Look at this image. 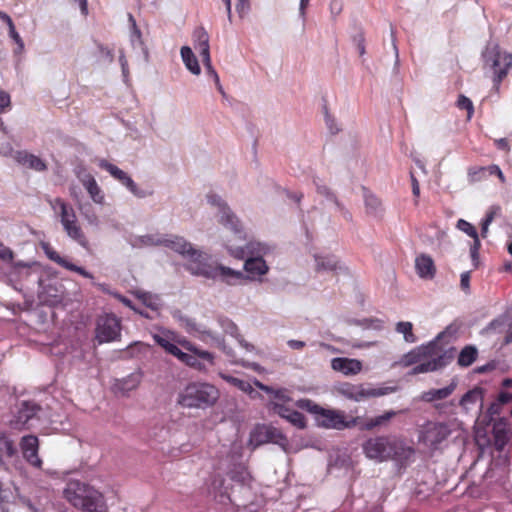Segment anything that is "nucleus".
I'll return each mask as SVG.
<instances>
[{"label":"nucleus","mask_w":512,"mask_h":512,"mask_svg":"<svg viewBox=\"0 0 512 512\" xmlns=\"http://www.w3.org/2000/svg\"><path fill=\"white\" fill-rule=\"evenodd\" d=\"M147 242L153 245H163L188 259L187 270L194 275L215 279L219 277L223 282L234 285L246 279V276L237 270L223 265L208 263V255L195 249L191 243L180 236L157 237L147 236Z\"/></svg>","instance_id":"obj_1"},{"label":"nucleus","mask_w":512,"mask_h":512,"mask_svg":"<svg viewBox=\"0 0 512 512\" xmlns=\"http://www.w3.org/2000/svg\"><path fill=\"white\" fill-rule=\"evenodd\" d=\"M452 359L453 355L451 352L442 351L436 342L431 341L428 344L415 347L404 354L395 364L403 368L414 365L411 374L417 375L442 369Z\"/></svg>","instance_id":"obj_2"},{"label":"nucleus","mask_w":512,"mask_h":512,"mask_svg":"<svg viewBox=\"0 0 512 512\" xmlns=\"http://www.w3.org/2000/svg\"><path fill=\"white\" fill-rule=\"evenodd\" d=\"M64 497L75 508L83 512H106L103 495L90 485L71 481L64 490Z\"/></svg>","instance_id":"obj_3"},{"label":"nucleus","mask_w":512,"mask_h":512,"mask_svg":"<svg viewBox=\"0 0 512 512\" xmlns=\"http://www.w3.org/2000/svg\"><path fill=\"white\" fill-rule=\"evenodd\" d=\"M296 406L314 414L318 425L327 429L343 430L356 424V419L348 420L344 411L325 409L310 399H299Z\"/></svg>","instance_id":"obj_4"},{"label":"nucleus","mask_w":512,"mask_h":512,"mask_svg":"<svg viewBox=\"0 0 512 512\" xmlns=\"http://www.w3.org/2000/svg\"><path fill=\"white\" fill-rule=\"evenodd\" d=\"M218 397L219 391L215 386L193 382L179 393L177 402L185 408H205L213 405Z\"/></svg>","instance_id":"obj_5"},{"label":"nucleus","mask_w":512,"mask_h":512,"mask_svg":"<svg viewBox=\"0 0 512 512\" xmlns=\"http://www.w3.org/2000/svg\"><path fill=\"white\" fill-rule=\"evenodd\" d=\"M453 421H428L420 429L418 435L419 444L423 445L429 453L442 449L443 444L455 430Z\"/></svg>","instance_id":"obj_6"},{"label":"nucleus","mask_w":512,"mask_h":512,"mask_svg":"<svg viewBox=\"0 0 512 512\" xmlns=\"http://www.w3.org/2000/svg\"><path fill=\"white\" fill-rule=\"evenodd\" d=\"M49 204L54 211H58L61 224L67 235L83 248H88L89 241L78 223L73 207L61 198L49 200Z\"/></svg>","instance_id":"obj_7"},{"label":"nucleus","mask_w":512,"mask_h":512,"mask_svg":"<svg viewBox=\"0 0 512 512\" xmlns=\"http://www.w3.org/2000/svg\"><path fill=\"white\" fill-rule=\"evenodd\" d=\"M483 59L485 65L488 66L493 73V86L498 90L502 81L512 69V53L501 50L499 45L496 44L485 50Z\"/></svg>","instance_id":"obj_8"},{"label":"nucleus","mask_w":512,"mask_h":512,"mask_svg":"<svg viewBox=\"0 0 512 512\" xmlns=\"http://www.w3.org/2000/svg\"><path fill=\"white\" fill-rule=\"evenodd\" d=\"M362 448L367 458L378 462L394 459L400 455L399 443L387 436L369 438L363 443Z\"/></svg>","instance_id":"obj_9"},{"label":"nucleus","mask_w":512,"mask_h":512,"mask_svg":"<svg viewBox=\"0 0 512 512\" xmlns=\"http://www.w3.org/2000/svg\"><path fill=\"white\" fill-rule=\"evenodd\" d=\"M335 391L352 401H362L371 397H379L386 395L390 392L394 391V388L384 387V388H371L366 389L363 384H352L348 382L340 383L335 387Z\"/></svg>","instance_id":"obj_10"},{"label":"nucleus","mask_w":512,"mask_h":512,"mask_svg":"<svg viewBox=\"0 0 512 512\" xmlns=\"http://www.w3.org/2000/svg\"><path fill=\"white\" fill-rule=\"evenodd\" d=\"M208 202L219 208L220 212V219L219 222L229 228L234 234L235 237L243 242L245 240L244 238V232L241 228L240 222L238 218L235 216V214L230 210V208L227 206V204L217 195L215 194H209L207 196Z\"/></svg>","instance_id":"obj_11"},{"label":"nucleus","mask_w":512,"mask_h":512,"mask_svg":"<svg viewBox=\"0 0 512 512\" xmlns=\"http://www.w3.org/2000/svg\"><path fill=\"white\" fill-rule=\"evenodd\" d=\"M182 345L190 353H185L180 349L176 355V358L184 364L198 370L205 368L201 361L207 362L210 365L214 364V356L209 351L202 350L188 341H184Z\"/></svg>","instance_id":"obj_12"},{"label":"nucleus","mask_w":512,"mask_h":512,"mask_svg":"<svg viewBox=\"0 0 512 512\" xmlns=\"http://www.w3.org/2000/svg\"><path fill=\"white\" fill-rule=\"evenodd\" d=\"M41 407L33 401H22L18 410L11 421L15 429H30L34 426V421L38 420V413Z\"/></svg>","instance_id":"obj_13"},{"label":"nucleus","mask_w":512,"mask_h":512,"mask_svg":"<svg viewBox=\"0 0 512 512\" xmlns=\"http://www.w3.org/2000/svg\"><path fill=\"white\" fill-rule=\"evenodd\" d=\"M120 320L113 314H106L97 321L96 339L99 343L111 342L120 336Z\"/></svg>","instance_id":"obj_14"},{"label":"nucleus","mask_w":512,"mask_h":512,"mask_svg":"<svg viewBox=\"0 0 512 512\" xmlns=\"http://www.w3.org/2000/svg\"><path fill=\"white\" fill-rule=\"evenodd\" d=\"M99 167L110 173L112 177L121 182L135 196L143 197L144 193L140 192L132 178L116 165L109 163L107 160H101Z\"/></svg>","instance_id":"obj_15"},{"label":"nucleus","mask_w":512,"mask_h":512,"mask_svg":"<svg viewBox=\"0 0 512 512\" xmlns=\"http://www.w3.org/2000/svg\"><path fill=\"white\" fill-rule=\"evenodd\" d=\"M24 458L32 466L40 468L42 460L38 456V438L34 435L24 436L20 443Z\"/></svg>","instance_id":"obj_16"},{"label":"nucleus","mask_w":512,"mask_h":512,"mask_svg":"<svg viewBox=\"0 0 512 512\" xmlns=\"http://www.w3.org/2000/svg\"><path fill=\"white\" fill-rule=\"evenodd\" d=\"M271 410L299 429L306 427V420L304 415L296 410L289 408L285 404L272 402Z\"/></svg>","instance_id":"obj_17"},{"label":"nucleus","mask_w":512,"mask_h":512,"mask_svg":"<svg viewBox=\"0 0 512 512\" xmlns=\"http://www.w3.org/2000/svg\"><path fill=\"white\" fill-rule=\"evenodd\" d=\"M77 177L81 181L82 185L87 190L91 199L97 204L104 203V194L96 182L94 176L87 173L84 169L77 172Z\"/></svg>","instance_id":"obj_18"},{"label":"nucleus","mask_w":512,"mask_h":512,"mask_svg":"<svg viewBox=\"0 0 512 512\" xmlns=\"http://www.w3.org/2000/svg\"><path fill=\"white\" fill-rule=\"evenodd\" d=\"M509 423L505 418H500L493 424L492 435L495 449L501 452L509 441Z\"/></svg>","instance_id":"obj_19"},{"label":"nucleus","mask_w":512,"mask_h":512,"mask_svg":"<svg viewBox=\"0 0 512 512\" xmlns=\"http://www.w3.org/2000/svg\"><path fill=\"white\" fill-rule=\"evenodd\" d=\"M331 367L335 371L342 372L344 375H356L362 370V363L357 359L337 357L332 359Z\"/></svg>","instance_id":"obj_20"},{"label":"nucleus","mask_w":512,"mask_h":512,"mask_svg":"<svg viewBox=\"0 0 512 512\" xmlns=\"http://www.w3.org/2000/svg\"><path fill=\"white\" fill-rule=\"evenodd\" d=\"M194 47L199 51L202 61L209 63V35L203 27H198L193 33Z\"/></svg>","instance_id":"obj_21"},{"label":"nucleus","mask_w":512,"mask_h":512,"mask_svg":"<svg viewBox=\"0 0 512 512\" xmlns=\"http://www.w3.org/2000/svg\"><path fill=\"white\" fill-rule=\"evenodd\" d=\"M244 269L249 275H251V277L254 278L256 276L265 275L268 272L269 267L262 257H251L246 259Z\"/></svg>","instance_id":"obj_22"},{"label":"nucleus","mask_w":512,"mask_h":512,"mask_svg":"<svg viewBox=\"0 0 512 512\" xmlns=\"http://www.w3.org/2000/svg\"><path fill=\"white\" fill-rule=\"evenodd\" d=\"M262 433H266V438H258V445L268 442L280 444L287 440L280 430L272 426H258V434L261 435Z\"/></svg>","instance_id":"obj_23"},{"label":"nucleus","mask_w":512,"mask_h":512,"mask_svg":"<svg viewBox=\"0 0 512 512\" xmlns=\"http://www.w3.org/2000/svg\"><path fill=\"white\" fill-rule=\"evenodd\" d=\"M415 266L417 273L423 278H432L435 274V266L432 258L427 255H420L416 258Z\"/></svg>","instance_id":"obj_24"},{"label":"nucleus","mask_w":512,"mask_h":512,"mask_svg":"<svg viewBox=\"0 0 512 512\" xmlns=\"http://www.w3.org/2000/svg\"><path fill=\"white\" fill-rule=\"evenodd\" d=\"M456 383L452 382L448 386L441 389H431L427 392H424L422 398L427 402H432L435 400H442L449 397L455 390Z\"/></svg>","instance_id":"obj_25"},{"label":"nucleus","mask_w":512,"mask_h":512,"mask_svg":"<svg viewBox=\"0 0 512 512\" xmlns=\"http://www.w3.org/2000/svg\"><path fill=\"white\" fill-rule=\"evenodd\" d=\"M483 401V390L480 387H475L468 392H466L462 398L460 399V406L465 409L469 410L471 406L475 405L478 402Z\"/></svg>","instance_id":"obj_26"},{"label":"nucleus","mask_w":512,"mask_h":512,"mask_svg":"<svg viewBox=\"0 0 512 512\" xmlns=\"http://www.w3.org/2000/svg\"><path fill=\"white\" fill-rule=\"evenodd\" d=\"M181 57H182L183 62L186 65L187 69L191 73H193L195 75L200 74L201 69H200L198 60L195 57V55L190 47L184 46L181 48Z\"/></svg>","instance_id":"obj_27"},{"label":"nucleus","mask_w":512,"mask_h":512,"mask_svg":"<svg viewBox=\"0 0 512 512\" xmlns=\"http://www.w3.org/2000/svg\"><path fill=\"white\" fill-rule=\"evenodd\" d=\"M478 351L474 346H465L459 353L457 363L461 367H469L477 359Z\"/></svg>","instance_id":"obj_28"},{"label":"nucleus","mask_w":512,"mask_h":512,"mask_svg":"<svg viewBox=\"0 0 512 512\" xmlns=\"http://www.w3.org/2000/svg\"><path fill=\"white\" fill-rule=\"evenodd\" d=\"M18 161L23 165H27L29 168H32L36 171H44L47 168L44 161L33 154L20 153L18 156Z\"/></svg>","instance_id":"obj_29"},{"label":"nucleus","mask_w":512,"mask_h":512,"mask_svg":"<svg viewBox=\"0 0 512 512\" xmlns=\"http://www.w3.org/2000/svg\"><path fill=\"white\" fill-rule=\"evenodd\" d=\"M317 271H334L338 267V260L335 256H315Z\"/></svg>","instance_id":"obj_30"},{"label":"nucleus","mask_w":512,"mask_h":512,"mask_svg":"<svg viewBox=\"0 0 512 512\" xmlns=\"http://www.w3.org/2000/svg\"><path fill=\"white\" fill-rule=\"evenodd\" d=\"M395 330L403 334L404 340L408 343H414L417 341V337L413 333V324L407 321H400L396 324Z\"/></svg>","instance_id":"obj_31"},{"label":"nucleus","mask_w":512,"mask_h":512,"mask_svg":"<svg viewBox=\"0 0 512 512\" xmlns=\"http://www.w3.org/2000/svg\"><path fill=\"white\" fill-rule=\"evenodd\" d=\"M153 339L155 343L162 347L167 353L176 357L180 349L178 348L177 345L170 341V338L168 336L154 334Z\"/></svg>","instance_id":"obj_32"},{"label":"nucleus","mask_w":512,"mask_h":512,"mask_svg":"<svg viewBox=\"0 0 512 512\" xmlns=\"http://www.w3.org/2000/svg\"><path fill=\"white\" fill-rule=\"evenodd\" d=\"M42 248H43L45 255L47 256L48 259L57 263L59 266L65 268V269L67 268L69 261H67L65 258L61 257L59 255V253L50 246V244L44 243L42 245Z\"/></svg>","instance_id":"obj_33"},{"label":"nucleus","mask_w":512,"mask_h":512,"mask_svg":"<svg viewBox=\"0 0 512 512\" xmlns=\"http://www.w3.org/2000/svg\"><path fill=\"white\" fill-rule=\"evenodd\" d=\"M42 248H43L45 255L47 256L48 259L57 263L59 266L65 268V269L67 268L69 261H67L65 258L61 257L59 255V253L50 246V244L44 243L42 245Z\"/></svg>","instance_id":"obj_34"},{"label":"nucleus","mask_w":512,"mask_h":512,"mask_svg":"<svg viewBox=\"0 0 512 512\" xmlns=\"http://www.w3.org/2000/svg\"><path fill=\"white\" fill-rule=\"evenodd\" d=\"M317 192L321 195L330 198L338 207V209L343 213L345 218H351L350 213L345 210L344 206L338 201L337 197L330 191V189L327 186H317Z\"/></svg>","instance_id":"obj_35"},{"label":"nucleus","mask_w":512,"mask_h":512,"mask_svg":"<svg viewBox=\"0 0 512 512\" xmlns=\"http://www.w3.org/2000/svg\"><path fill=\"white\" fill-rule=\"evenodd\" d=\"M220 376L223 380H225L226 382L230 383L231 385L237 387L241 391L249 392L252 390V386L250 385V383L245 380L236 378L231 375H226V374H221Z\"/></svg>","instance_id":"obj_36"},{"label":"nucleus","mask_w":512,"mask_h":512,"mask_svg":"<svg viewBox=\"0 0 512 512\" xmlns=\"http://www.w3.org/2000/svg\"><path fill=\"white\" fill-rule=\"evenodd\" d=\"M456 227L465 234H467L469 237L473 238V240L479 239L476 228L468 221L464 219H459L457 221Z\"/></svg>","instance_id":"obj_37"},{"label":"nucleus","mask_w":512,"mask_h":512,"mask_svg":"<svg viewBox=\"0 0 512 512\" xmlns=\"http://www.w3.org/2000/svg\"><path fill=\"white\" fill-rule=\"evenodd\" d=\"M395 415H396V413L394 411L385 412L383 415H380V416H377V417H375L373 419H370L366 423V428L371 430V429H373L376 426H380L383 423H385L386 421H389Z\"/></svg>","instance_id":"obj_38"},{"label":"nucleus","mask_w":512,"mask_h":512,"mask_svg":"<svg viewBox=\"0 0 512 512\" xmlns=\"http://www.w3.org/2000/svg\"><path fill=\"white\" fill-rule=\"evenodd\" d=\"M457 107L460 110H466L467 111V119L470 120L474 114V106L472 101L464 96L460 95L457 100Z\"/></svg>","instance_id":"obj_39"},{"label":"nucleus","mask_w":512,"mask_h":512,"mask_svg":"<svg viewBox=\"0 0 512 512\" xmlns=\"http://www.w3.org/2000/svg\"><path fill=\"white\" fill-rule=\"evenodd\" d=\"M499 210V207H492L486 214L485 218L483 219L481 223V236L485 238L487 236L488 227L492 223V221L495 218V215L497 211Z\"/></svg>","instance_id":"obj_40"},{"label":"nucleus","mask_w":512,"mask_h":512,"mask_svg":"<svg viewBox=\"0 0 512 512\" xmlns=\"http://www.w3.org/2000/svg\"><path fill=\"white\" fill-rule=\"evenodd\" d=\"M365 205L369 212L376 213L381 209V201L373 194H365Z\"/></svg>","instance_id":"obj_41"},{"label":"nucleus","mask_w":512,"mask_h":512,"mask_svg":"<svg viewBox=\"0 0 512 512\" xmlns=\"http://www.w3.org/2000/svg\"><path fill=\"white\" fill-rule=\"evenodd\" d=\"M468 176L471 182H479L487 176L486 167H471L468 169Z\"/></svg>","instance_id":"obj_42"},{"label":"nucleus","mask_w":512,"mask_h":512,"mask_svg":"<svg viewBox=\"0 0 512 512\" xmlns=\"http://www.w3.org/2000/svg\"><path fill=\"white\" fill-rule=\"evenodd\" d=\"M140 383V376L136 374L129 375L126 379L121 382V389L132 390L136 388Z\"/></svg>","instance_id":"obj_43"},{"label":"nucleus","mask_w":512,"mask_h":512,"mask_svg":"<svg viewBox=\"0 0 512 512\" xmlns=\"http://www.w3.org/2000/svg\"><path fill=\"white\" fill-rule=\"evenodd\" d=\"M226 247H227V249L229 251V254L232 257H234L236 259H240V260L245 258V256H246V249L242 245H232V244L227 243Z\"/></svg>","instance_id":"obj_44"},{"label":"nucleus","mask_w":512,"mask_h":512,"mask_svg":"<svg viewBox=\"0 0 512 512\" xmlns=\"http://www.w3.org/2000/svg\"><path fill=\"white\" fill-rule=\"evenodd\" d=\"M8 33H9V36L17 44L18 48H17L16 53L22 52L24 50V42H23L22 38L20 37L19 33L16 31L14 23L10 24V26H8Z\"/></svg>","instance_id":"obj_45"},{"label":"nucleus","mask_w":512,"mask_h":512,"mask_svg":"<svg viewBox=\"0 0 512 512\" xmlns=\"http://www.w3.org/2000/svg\"><path fill=\"white\" fill-rule=\"evenodd\" d=\"M480 247H481L480 239L473 240V244L470 247V256H471L474 267L478 266Z\"/></svg>","instance_id":"obj_46"},{"label":"nucleus","mask_w":512,"mask_h":512,"mask_svg":"<svg viewBox=\"0 0 512 512\" xmlns=\"http://www.w3.org/2000/svg\"><path fill=\"white\" fill-rule=\"evenodd\" d=\"M11 106L10 95L0 89V113H4L7 108Z\"/></svg>","instance_id":"obj_47"},{"label":"nucleus","mask_w":512,"mask_h":512,"mask_svg":"<svg viewBox=\"0 0 512 512\" xmlns=\"http://www.w3.org/2000/svg\"><path fill=\"white\" fill-rule=\"evenodd\" d=\"M208 74L211 75L216 83V85L218 86V89L222 92V87L220 85V80H219V76L217 74V72L215 71V69L212 67V63H211V58L209 57V63H206L205 61H202Z\"/></svg>","instance_id":"obj_48"},{"label":"nucleus","mask_w":512,"mask_h":512,"mask_svg":"<svg viewBox=\"0 0 512 512\" xmlns=\"http://www.w3.org/2000/svg\"><path fill=\"white\" fill-rule=\"evenodd\" d=\"M66 269L69 271L76 272L85 278L93 279V275L90 272L85 270L83 267L77 266L71 262H69Z\"/></svg>","instance_id":"obj_49"},{"label":"nucleus","mask_w":512,"mask_h":512,"mask_svg":"<svg viewBox=\"0 0 512 512\" xmlns=\"http://www.w3.org/2000/svg\"><path fill=\"white\" fill-rule=\"evenodd\" d=\"M0 259L4 261H11L13 259V251L2 243H0Z\"/></svg>","instance_id":"obj_50"},{"label":"nucleus","mask_w":512,"mask_h":512,"mask_svg":"<svg viewBox=\"0 0 512 512\" xmlns=\"http://www.w3.org/2000/svg\"><path fill=\"white\" fill-rule=\"evenodd\" d=\"M249 8V0H237L236 10L239 13L240 17H243L244 14L249 10Z\"/></svg>","instance_id":"obj_51"},{"label":"nucleus","mask_w":512,"mask_h":512,"mask_svg":"<svg viewBox=\"0 0 512 512\" xmlns=\"http://www.w3.org/2000/svg\"><path fill=\"white\" fill-rule=\"evenodd\" d=\"M460 286L462 290L468 291L470 288V272H464L461 274Z\"/></svg>","instance_id":"obj_52"},{"label":"nucleus","mask_w":512,"mask_h":512,"mask_svg":"<svg viewBox=\"0 0 512 512\" xmlns=\"http://www.w3.org/2000/svg\"><path fill=\"white\" fill-rule=\"evenodd\" d=\"M185 323H186V329L188 332L190 333H193V332H197V333H206V331L204 330H201L197 324L191 320V319H186L185 320Z\"/></svg>","instance_id":"obj_53"},{"label":"nucleus","mask_w":512,"mask_h":512,"mask_svg":"<svg viewBox=\"0 0 512 512\" xmlns=\"http://www.w3.org/2000/svg\"><path fill=\"white\" fill-rule=\"evenodd\" d=\"M494 144L499 150L508 152L510 150L509 142L506 138L495 139Z\"/></svg>","instance_id":"obj_54"},{"label":"nucleus","mask_w":512,"mask_h":512,"mask_svg":"<svg viewBox=\"0 0 512 512\" xmlns=\"http://www.w3.org/2000/svg\"><path fill=\"white\" fill-rule=\"evenodd\" d=\"M497 399H498L499 403H501V404H508V403L512 402V393L506 392V391H501L498 394Z\"/></svg>","instance_id":"obj_55"},{"label":"nucleus","mask_w":512,"mask_h":512,"mask_svg":"<svg viewBox=\"0 0 512 512\" xmlns=\"http://www.w3.org/2000/svg\"><path fill=\"white\" fill-rule=\"evenodd\" d=\"M411 185H412V193L415 197H418L420 195V187L419 182L414 176L413 173H411Z\"/></svg>","instance_id":"obj_56"},{"label":"nucleus","mask_w":512,"mask_h":512,"mask_svg":"<svg viewBox=\"0 0 512 512\" xmlns=\"http://www.w3.org/2000/svg\"><path fill=\"white\" fill-rule=\"evenodd\" d=\"M288 346L292 349L301 350L305 347V342L299 340H289Z\"/></svg>","instance_id":"obj_57"},{"label":"nucleus","mask_w":512,"mask_h":512,"mask_svg":"<svg viewBox=\"0 0 512 512\" xmlns=\"http://www.w3.org/2000/svg\"><path fill=\"white\" fill-rule=\"evenodd\" d=\"M4 446H5L7 455L10 456V457L13 456L14 453H15V448H14L13 442L10 441V440H5L4 441Z\"/></svg>","instance_id":"obj_58"},{"label":"nucleus","mask_w":512,"mask_h":512,"mask_svg":"<svg viewBox=\"0 0 512 512\" xmlns=\"http://www.w3.org/2000/svg\"><path fill=\"white\" fill-rule=\"evenodd\" d=\"M330 8H331V12L333 14H339L342 10V6H341V3L337 0H334L331 2L330 4Z\"/></svg>","instance_id":"obj_59"},{"label":"nucleus","mask_w":512,"mask_h":512,"mask_svg":"<svg viewBox=\"0 0 512 512\" xmlns=\"http://www.w3.org/2000/svg\"><path fill=\"white\" fill-rule=\"evenodd\" d=\"M74 1L79 3L81 13L84 16H87V14H88V0H74Z\"/></svg>","instance_id":"obj_60"},{"label":"nucleus","mask_w":512,"mask_h":512,"mask_svg":"<svg viewBox=\"0 0 512 512\" xmlns=\"http://www.w3.org/2000/svg\"><path fill=\"white\" fill-rule=\"evenodd\" d=\"M487 169V174L489 175H497L499 172H500V168L498 165H495V164H492V165H489L486 167Z\"/></svg>","instance_id":"obj_61"},{"label":"nucleus","mask_w":512,"mask_h":512,"mask_svg":"<svg viewBox=\"0 0 512 512\" xmlns=\"http://www.w3.org/2000/svg\"><path fill=\"white\" fill-rule=\"evenodd\" d=\"M132 38H136L140 43H142V33L138 26L132 27Z\"/></svg>","instance_id":"obj_62"},{"label":"nucleus","mask_w":512,"mask_h":512,"mask_svg":"<svg viewBox=\"0 0 512 512\" xmlns=\"http://www.w3.org/2000/svg\"><path fill=\"white\" fill-rule=\"evenodd\" d=\"M258 438H266V433H262L261 435L258 434V427L254 430V432L251 434V439L258 445Z\"/></svg>","instance_id":"obj_63"},{"label":"nucleus","mask_w":512,"mask_h":512,"mask_svg":"<svg viewBox=\"0 0 512 512\" xmlns=\"http://www.w3.org/2000/svg\"><path fill=\"white\" fill-rule=\"evenodd\" d=\"M0 19L7 24V26H10V24H13V21L11 17L6 14L5 12L0 11Z\"/></svg>","instance_id":"obj_64"}]
</instances>
